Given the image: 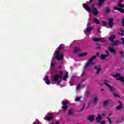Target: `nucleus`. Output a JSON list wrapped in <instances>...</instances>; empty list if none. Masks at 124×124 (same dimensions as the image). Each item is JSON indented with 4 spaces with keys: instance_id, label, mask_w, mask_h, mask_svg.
I'll list each match as a JSON object with an SVG mask.
<instances>
[{
    "instance_id": "52",
    "label": "nucleus",
    "mask_w": 124,
    "mask_h": 124,
    "mask_svg": "<svg viewBox=\"0 0 124 124\" xmlns=\"http://www.w3.org/2000/svg\"><path fill=\"white\" fill-rule=\"evenodd\" d=\"M96 56H97V57H98L99 58V53L96 52Z\"/></svg>"
},
{
    "instance_id": "1",
    "label": "nucleus",
    "mask_w": 124,
    "mask_h": 124,
    "mask_svg": "<svg viewBox=\"0 0 124 124\" xmlns=\"http://www.w3.org/2000/svg\"><path fill=\"white\" fill-rule=\"evenodd\" d=\"M96 59V56L93 55L89 58L88 62L85 64V68H88L90 65H94V63L93 62V60Z\"/></svg>"
},
{
    "instance_id": "51",
    "label": "nucleus",
    "mask_w": 124,
    "mask_h": 124,
    "mask_svg": "<svg viewBox=\"0 0 124 124\" xmlns=\"http://www.w3.org/2000/svg\"><path fill=\"white\" fill-rule=\"evenodd\" d=\"M124 0H119L118 3H122V2Z\"/></svg>"
},
{
    "instance_id": "20",
    "label": "nucleus",
    "mask_w": 124,
    "mask_h": 124,
    "mask_svg": "<svg viewBox=\"0 0 124 124\" xmlns=\"http://www.w3.org/2000/svg\"><path fill=\"white\" fill-rule=\"evenodd\" d=\"M100 56H101L100 59H101V60H102L103 61H104V60H106V58H107L108 57V55H104L103 54H101L100 55Z\"/></svg>"
},
{
    "instance_id": "58",
    "label": "nucleus",
    "mask_w": 124,
    "mask_h": 124,
    "mask_svg": "<svg viewBox=\"0 0 124 124\" xmlns=\"http://www.w3.org/2000/svg\"><path fill=\"white\" fill-rule=\"evenodd\" d=\"M98 32H101V31H100V28L98 29Z\"/></svg>"
},
{
    "instance_id": "56",
    "label": "nucleus",
    "mask_w": 124,
    "mask_h": 124,
    "mask_svg": "<svg viewBox=\"0 0 124 124\" xmlns=\"http://www.w3.org/2000/svg\"><path fill=\"white\" fill-rule=\"evenodd\" d=\"M47 115H48V116H53L52 115V113H50L49 112L47 113Z\"/></svg>"
},
{
    "instance_id": "7",
    "label": "nucleus",
    "mask_w": 124,
    "mask_h": 124,
    "mask_svg": "<svg viewBox=\"0 0 124 124\" xmlns=\"http://www.w3.org/2000/svg\"><path fill=\"white\" fill-rule=\"evenodd\" d=\"M118 103L119 104V105L117 106L116 108V110H121L123 107H124V106L123 105V103L121 102V101L118 100Z\"/></svg>"
},
{
    "instance_id": "40",
    "label": "nucleus",
    "mask_w": 124,
    "mask_h": 124,
    "mask_svg": "<svg viewBox=\"0 0 124 124\" xmlns=\"http://www.w3.org/2000/svg\"><path fill=\"white\" fill-rule=\"evenodd\" d=\"M62 44H61L58 47V50H62Z\"/></svg>"
},
{
    "instance_id": "39",
    "label": "nucleus",
    "mask_w": 124,
    "mask_h": 124,
    "mask_svg": "<svg viewBox=\"0 0 124 124\" xmlns=\"http://www.w3.org/2000/svg\"><path fill=\"white\" fill-rule=\"evenodd\" d=\"M85 107H86V105L85 104V103H84L83 105V108H81L80 109V111H83L84 110V109H85Z\"/></svg>"
},
{
    "instance_id": "23",
    "label": "nucleus",
    "mask_w": 124,
    "mask_h": 124,
    "mask_svg": "<svg viewBox=\"0 0 124 124\" xmlns=\"http://www.w3.org/2000/svg\"><path fill=\"white\" fill-rule=\"evenodd\" d=\"M93 21L95 24H96L97 25H99V24H100L99 20H98V19H97L96 18H93Z\"/></svg>"
},
{
    "instance_id": "15",
    "label": "nucleus",
    "mask_w": 124,
    "mask_h": 124,
    "mask_svg": "<svg viewBox=\"0 0 124 124\" xmlns=\"http://www.w3.org/2000/svg\"><path fill=\"white\" fill-rule=\"evenodd\" d=\"M45 80L47 85H50V80H49V77L48 76H46L45 77Z\"/></svg>"
},
{
    "instance_id": "61",
    "label": "nucleus",
    "mask_w": 124,
    "mask_h": 124,
    "mask_svg": "<svg viewBox=\"0 0 124 124\" xmlns=\"http://www.w3.org/2000/svg\"><path fill=\"white\" fill-rule=\"evenodd\" d=\"M102 116H105V114H104V113H102Z\"/></svg>"
},
{
    "instance_id": "25",
    "label": "nucleus",
    "mask_w": 124,
    "mask_h": 124,
    "mask_svg": "<svg viewBox=\"0 0 124 124\" xmlns=\"http://www.w3.org/2000/svg\"><path fill=\"white\" fill-rule=\"evenodd\" d=\"M98 101V98H97V96H95L94 98H93V103L95 104Z\"/></svg>"
},
{
    "instance_id": "22",
    "label": "nucleus",
    "mask_w": 124,
    "mask_h": 124,
    "mask_svg": "<svg viewBox=\"0 0 124 124\" xmlns=\"http://www.w3.org/2000/svg\"><path fill=\"white\" fill-rule=\"evenodd\" d=\"M80 51V47H78V46L75 47V49H74L75 53H79Z\"/></svg>"
},
{
    "instance_id": "33",
    "label": "nucleus",
    "mask_w": 124,
    "mask_h": 124,
    "mask_svg": "<svg viewBox=\"0 0 124 124\" xmlns=\"http://www.w3.org/2000/svg\"><path fill=\"white\" fill-rule=\"evenodd\" d=\"M121 76V74L119 73H116L114 76V77H115L116 78H117V77H120Z\"/></svg>"
},
{
    "instance_id": "10",
    "label": "nucleus",
    "mask_w": 124,
    "mask_h": 124,
    "mask_svg": "<svg viewBox=\"0 0 124 124\" xmlns=\"http://www.w3.org/2000/svg\"><path fill=\"white\" fill-rule=\"evenodd\" d=\"M87 119L88 121H89V122L93 123V121L94 120V116L89 115L88 117H87Z\"/></svg>"
},
{
    "instance_id": "48",
    "label": "nucleus",
    "mask_w": 124,
    "mask_h": 124,
    "mask_svg": "<svg viewBox=\"0 0 124 124\" xmlns=\"http://www.w3.org/2000/svg\"><path fill=\"white\" fill-rule=\"evenodd\" d=\"M61 82H62L61 81H58V83H57V85L60 86L61 85Z\"/></svg>"
},
{
    "instance_id": "12",
    "label": "nucleus",
    "mask_w": 124,
    "mask_h": 124,
    "mask_svg": "<svg viewBox=\"0 0 124 124\" xmlns=\"http://www.w3.org/2000/svg\"><path fill=\"white\" fill-rule=\"evenodd\" d=\"M101 120H102V116L100 114H98L95 118V121H97V123H99Z\"/></svg>"
},
{
    "instance_id": "54",
    "label": "nucleus",
    "mask_w": 124,
    "mask_h": 124,
    "mask_svg": "<svg viewBox=\"0 0 124 124\" xmlns=\"http://www.w3.org/2000/svg\"><path fill=\"white\" fill-rule=\"evenodd\" d=\"M118 34H119V35H121L122 36H124V33H118Z\"/></svg>"
},
{
    "instance_id": "17",
    "label": "nucleus",
    "mask_w": 124,
    "mask_h": 124,
    "mask_svg": "<svg viewBox=\"0 0 124 124\" xmlns=\"http://www.w3.org/2000/svg\"><path fill=\"white\" fill-rule=\"evenodd\" d=\"M110 100H105L103 103V107H107V106L109 104V101Z\"/></svg>"
},
{
    "instance_id": "6",
    "label": "nucleus",
    "mask_w": 124,
    "mask_h": 124,
    "mask_svg": "<svg viewBox=\"0 0 124 124\" xmlns=\"http://www.w3.org/2000/svg\"><path fill=\"white\" fill-rule=\"evenodd\" d=\"M94 69H95V70L96 71V75H98V74H99V72L101 71V68L100 67V65L95 66Z\"/></svg>"
},
{
    "instance_id": "26",
    "label": "nucleus",
    "mask_w": 124,
    "mask_h": 124,
    "mask_svg": "<svg viewBox=\"0 0 124 124\" xmlns=\"http://www.w3.org/2000/svg\"><path fill=\"white\" fill-rule=\"evenodd\" d=\"M74 112V110H73V109L71 108V109H70L69 110V112L68 113V114L69 115V116H71V115H73V113Z\"/></svg>"
},
{
    "instance_id": "47",
    "label": "nucleus",
    "mask_w": 124,
    "mask_h": 124,
    "mask_svg": "<svg viewBox=\"0 0 124 124\" xmlns=\"http://www.w3.org/2000/svg\"><path fill=\"white\" fill-rule=\"evenodd\" d=\"M91 93V92L90 91H87L86 93V94H87V95H89V94H90Z\"/></svg>"
},
{
    "instance_id": "3",
    "label": "nucleus",
    "mask_w": 124,
    "mask_h": 124,
    "mask_svg": "<svg viewBox=\"0 0 124 124\" xmlns=\"http://www.w3.org/2000/svg\"><path fill=\"white\" fill-rule=\"evenodd\" d=\"M55 59L57 61H62L63 60V54L62 53L61 54L60 51H56Z\"/></svg>"
},
{
    "instance_id": "11",
    "label": "nucleus",
    "mask_w": 124,
    "mask_h": 124,
    "mask_svg": "<svg viewBox=\"0 0 124 124\" xmlns=\"http://www.w3.org/2000/svg\"><path fill=\"white\" fill-rule=\"evenodd\" d=\"M92 12L94 16H97L98 15V11L96 8H94Z\"/></svg>"
},
{
    "instance_id": "44",
    "label": "nucleus",
    "mask_w": 124,
    "mask_h": 124,
    "mask_svg": "<svg viewBox=\"0 0 124 124\" xmlns=\"http://www.w3.org/2000/svg\"><path fill=\"white\" fill-rule=\"evenodd\" d=\"M113 96H114V97H117V96L119 97V95H118V94L116 93H113Z\"/></svg>"
},
{
    "instance_id": "28",
    "label": "nucleus",
    "mask_w": 124,
    "mask_h": 124,
    "mask_svg": "<svg viewBox=\"0 0 124 124\" xmlns=\"http://www.w3.org/2000/svg\"><path fill=\"white\" fill-rule=\"evenodd\" d=\"M87 52L80 53L79 57H85V56H87Z\"/></svg>"
},
{
    "instance_id": "37",
    "label": "nucleus",
    "mask_w": 124,
    "mask_h": 124,
    "mask_svg": "<svg viewBox=\"0 0 124 124\" xmlns=\"http://www.w3.org/2000/svg\"><path fill=\"white\" fill-rule=\"evenodd\" d=\"M105 11H106V13H109V12H110V8H106L105 10Z\"/></svg>"
},
{
    "instance_id": "8",
    "label": "nucleus",
    "mask_w": 124,
    "mask_h": 124,
    "mask_svg": "<svg viewBox=\"0 0 124 124\" xmlns=\"http://www.w3.org/2000/svg\"><path fill=\"white\" fill-rule=\"evenodd\" d=\"M121 45V42L119 40L113 41L111 44L112 46H118Z\"/></svg>"
},
{
    "instance_id": "19",
    "label": "nucleus",
    "mask_w": 124,
    "mask_h": 124,
    "mask_svg": "<svg viewBox=\"0 0 124 124\" xmlns=\"http://www.w3.org/2000/svg\"><path fill=\"white\" fill-rule=\"evenodd\" d=\"M115 38H116V35H112L111 36H110V37L108 38V40H109V41H111V42H113Z\"/></svg>"
},
{
    "instance_id": "24",
    "label": "nucleus",
    "mask_w": 124,
    "mask_h": 124,
    "mask_svg": "<svg viewBox=\"0 0 124 124\" xmlns=\"http://www.w3.org/2000/svg\"><path fill=\"white\" fill-rule=\"evenodd\" d=\"M59 79V78L58 75H55L54 76V81L55 82H58Z\"/></svg>"
},
{
    "instance_id": "53",
    "label": "nucleus",
    "mask_w": 124,
    "mask_h": 124,
    "mask_svg": "<svg viewBox=\"0 0 124 124\" xmlns=\"http://www.w3.org/2000/svg\"><path fill=\"white\" fill-rule=\"evenodd\" d=\"M121 40H122L123 44L124 45V38H121Z\"/></svg>"
},
{
    "instance_id": "35",
    "label": "nucleus",
    "mask_w": 124,
    "mask_h": 124,
    "mask_svg": "<svg viewBox=\"0 0 124 124\" xmlns=\"http://www.w3.org/2000/svg\"><path fill=\"white\" fill-rule=\"evenodd\" d=\"M81 100V98L79 97H77L75 99V101H80Z\"/></svg>"
},
{
    "instance_id": "2",
    "label": "nucleus",
    "mask_w": 124,
    "mask_h": 124,
    "mask_svg": "<svg viewBox=\"0 0 124 124\" xmlns=\"http://www.w3.org/2000/svg\"><path fill=\"white\" fill-rule=\"evenodd\" d=\"M104 85H105V86H106V87H107L108 88L110 92L111 93H113V92H114L115 91V88H114V87L110 85L109 84V81L106 80H104Z\"/></svg>"
},
{
    "instance_id": "30",
    "label": "nucleus",
    "mask_w": 124,
    "mask_h": 124,
    "mask_svg": "<svg viewBox=\"0 0 124 124\" xmlns=\"http://www.w3.org/2000/svg\"><path fill=\"white\" fill-rule=\"evenodd\" d=\"M93 41H94L95 42H98L100 41V39L98 38H93Z\"/></svg>"
},
{
    "instance_id": "21",
    "label": "nucleus",
    "mask_w": 124,
    "mask_h": 124,
    "mask_svg": "<svg viewBox=\"0 0 124 124\" xmlns=\"http://www.w3.org/2000/svg\"><path fill=\"white\" fill-rule=\"evenodd\" d=\"M68 78V72H66L65 73L64 76L63 77V80L66 81V80H67Z\"/></svg>"
},
{
    "instance_id": "18",
    "label": "nucleus",
    "mask_w": 124,
    "mask_h": 124,
    "mask_svg": "<svg viewBox=\"0 0 124 124\" xmlns=\"http://www.w3.org/2000/svg\"><path fill=\"white\" fill-rule=\"evenodd\" d=\"M108 51H109L110 53H116V50L115 49V48H113L111 46H108Z\"/></svg>"
},
{
    "instance_id": "46",
    "label": "nucleus",
    "mask_w": 124,
    "mask_h": 124,
    "mask_svg": "<svg viewBox=\"0 0 124 124\" xmlns=\"http://www.w3.org/2000/svg\"><path fill=\"white\" fill-rule=\"evenodd\" d=\"M101 124H106V122L104 120L101 123Z\"/></svg>"
},
{
    "instance_id": "43",
    "label": "nucleus",
    "mask_w": 124,
    "mask_h": 124,
    "mask_svg": "<svg viewBox=\"0 0 124 124\" xmlns=\"http://www.w3.org/2000/svg\"><path fill=\"white\" fill-rule=\"evenodd\" d=\"M55 65L54 63H51V67H55Z\"/></svg>"
},
{
    "instance_id": "27",
    "label": "nucleus",
    "mask_w": 124,
    "mask_h": 124,
    "mask_svg": "<svg viewBox=\"0 0 124 124\" xmlns=\"http://www.w3.org/2000/svg\"><path fill=\"white\" fill-rule=\"evenodd\" d=\"M117 5L119 8H124V4L122 3H118Z\"/></svg>"
},
{
    "instance_id": "14",
    "label": "nucleus",
    "mask_w": 124,
    "mask_h": 124,
    "mask_svg": "<svg viewBox=\"0 0 124 124\" xmlns=\"http://www.w3.org/2000/svg\"><path fill=\"white\" fill-rule=\"evenodd\" d=\"M53 118H54L53 116H46L44 118V120H45L46 121H50L53 120Z\"/></svg>"
},
{
    "instance_id": "59",
    "label": "nucleus",
    "mask_w": 124,
    "mask_h": 124,
    "mask_svg": "<svg viewBox=\"0 0 124 124\" xmlns=\"http://www.w3.org/2000/svg\"><path fill=\"white\" fill-rule=\"evenodd\" d=\"M85 74V73L84 72H83L82 75H81V76H83V75H84Z\"/></svg>"
},
{
    "instance_id": "63",
    "label": "nucleus",
    "mask_w": 124,
    "mask_h": 124,
    "mask_svg": "<svg viewBox=\"0 0 124 124\" xmlns=\"http://www.w3.org/2000/svg\"><path fill=\"white\" fill-rule=\"evenodd\" d=\"M101 91H104V89H102Z\"/></svg>"
},
{
    "instance_id": "29",
    "label": "nucleus",
    "mask_w": 124,
    "mask_h": 124,
    "mask_svg": "<svg viewBox=\"0 0 124 124\" xmlns=\"http://www.w3.org/2000/svg\"><path fill=\"white\" fill-rule=\"evenodd\" d=\"M60 74L58 75L59 78H62V74H63V72L62 71H60L59 72Z\"/></svg>"
},
{
    "instance_id": "60",
    "label": "nucleus",
    "mask_w": 124,
    "mask_h": 124,
    "mask_svg": "<svg viewBox=\"0 0 124 124\" xmlns=\"http://www.w3.org/2000/svg\"><path fill=\"white\" fill-rule=\"evenodd\" d=\"M109 117H111V116H112V113H110V114H109Z\"/></svg>"
},
{
    "instance_id": "57",
    "label": "nucleus",
    "mask_w": 124,
    "mask_h": 124,
    "mask_svg": "<svg viewBox=\"0 0 124 124\" xmlns=\"http://www.w3.org/2000/svg\"><path fill=\"white\" fill-rule=\"evenodd\" d=\"M120 31H122L123 32H124V30L123 29H120Z\"/></svg>"
},
{
    "instance_id": "36",
    "label": "nucleus",
    "mask_w": 124,
    "mask_h": 124,
    "mask_svg": "<svg viewBox=\"0 0 124 124\" xmlns=\"http://www.w3.org/2000/svg\"><path fill=\"white\" fill-rule=\"evenodd\" d=\"M119 54H120L121 55H122L120 57L122 58V57H124V51H119Z\"/></svg>"
},
{
    "instance_id": "45",
    "label": "nucleus",
    "mask_w": 124,
    "mask_h": 124,
    "mask_svg": "<svg viewBox=\"0 0 124 124\" xmlns=\"http://www.w3.org/2000/svg\"><path fill=\"white\" fill-rule=\"evenodd\" d=\"M81 88V85H80V84H79L78 86L77 87V89H79Z\"/></svg>"
},
{
    "instance_id": "62",
    "label": "nucleus",
    "mask_w": 124,
    "mask_h": 124,
    "mask_svg": "<svg viewBox=\"0 0 124 124\" xmlns=\"http://www.w3.org/2000/svg\"><path fill=\"white\" fill-rule=\"evenodd\" d=\"M59 68H61L62 67V66H59Z\"/></svg>"
},
{
    "instance_id": "50",
    "label": "nucleus",
    "mask_w": 124,
    "mask_h": 124,
    "mask_svg": "<svg viewBox=\"0 0 124 124\" xmlns=\"http://www.w3.org/2000/svg\"><path fill=\"white\" fill-rule=\"evenodd\" d=\"M96 49H97L98 50H101V47H100V46H98L96 47Z\"/></svg>"
},
{
    "instance_id": "41",
    "label": "nucleus",
    "mask_w": 124,
    "mask_h": 124,
    "mask_svg": "<svg viewBox=\"0 0 124 124\" xmlns=\"http://www.w3.org/2000/svg\"><path fill=\"white\" fill-rule=\"evenodd\" d=\"M100 41H101V42H106V40H104L103 38H100Z\"/></svg>"
},
{
    "instance_id": "16",
    "label": "nucleus",
    "mask_w": 124,
    "mask_h": 124,
    "mask_svg": "<svg viewBox=\"0 0 124 124\" xmlns=\"http://www.w3.org/2000/svg\"><path fill=\"white\" fill-rule=\"evenodd\" d=\"M93 27H90L89 26L86 31H85V32H91V31H93Z\"/></svg>"
},
{
    "instance_id": "38",
    "label": "nucleus",
    "mask_w": 124,
    "mask_h": 124,
    "mask_svg": "<svg viewBox=\"0 0 124 124\" xmlns=\"http://www.w3.org/2000/svg\"><path fill=\"white\" fill-rule=\"evenodd\" d=\"M107 119L108 121L109 124H112V120H111V119H110V118H109V117H107Z\"/></svg>"
},
{
    "instance_id": "34",
    "label": "nucleus",
    "mask_w": 124,
    "mask_h": 124,
    "mask_svg": "<svg viewBox=\"0 0 124 124\" xmlns=\"http://www.w3.org/2000/svg\"><path fill=\"white\" fill-rule=\"evenodd\" d=\"M68 108V106H64L62 107V109L64 110V111H65L66 110V108Z\"/></svg>"
},
{
    "instance_id": "49",
    "label": "nucleus",
    "mask_w": 124,
    "mask_h": 124,
    "mask_svg": "<svg viewBox=\"0 0 124 124\" xmlns=\"http://www.w3.org/2000/svg\"><path fill=\"white\" fill-rule=\"evenodd\" d=\"M122 25L124 28V18L122 19Z\"/></svg>"
},
{
    "instance_id": "64",
    "label": "nucleus",
    "mask_w": 124,
    "mask_h": 124,
    "mask_svg": "<svg viewBox=\"0 0 124 124\" xmlns=\"http://www.w3.org/2000/svg\"><path fill=\"white\" fill-rule=\"evenodd\" d=\"M122 119H124V116H122Z\"/></svg>"
},
{
    "instance_id": "31",
    "label": "nucleus",
    "mask_w": 124,
    "mask_h": 124,
    "mask_svg": "<svg viewBox=\"0 0 124 124\" xmlns=\"http://www.w3.org/2000/svg\"><path fill=\"white\" fill-rule=\"evenodd\" d=\"M68 104V102L67 101H64L62 102V105H67Z\"/></svg>"
},
{
    "instance_id": "55",
    "label": "nucleus",
    "mask_w": 124,
    "mask_h": 124,
    "mask_svg": "<svg viewBox=\"0 0 124 124\" xmlns=\"http://www.w3.org/2000/svg\"><path fill=\"white\" fill-rule=\"evenodd\" d=\"M92 7L93 8H93H94V3H93V4H92Z\"/></svg>"
},
{
    "instance_id": "42",
    "label": "nucleus",
    "mask_w": 124,
    "mask_h": 124,
    "mask_svg": "<svg viewBox=\"0 0 124 124\" xmlns=\"http://www.w3.org/2000/svg\"><path fill=\"white\" fill-rule=\"evenodd\" d=\"M106 53L107 54V55H106V56H108V57L109 56V52L108 51V50H106Z\"/></svg>"
},
{
    "instance_id": "13",
    "label": "nucleus",
    "mask_w": 124,
    "mask_h": 124,
    "mask_svg": "<svg viewBox=\"0 0 124 124\" xmlns=\"http://www.w3.org/2000/svg\"><path fill=\"white\" fill-rule=\"evenodd\" d=\"M104 2H105V0H98L97 5L101 7Z\"/></svg>"
},
{
    "instance_id": "5",
    "label": "nucleus",
    "mask_w": 124,
    "mask_h": 124,
    "mask_svg": "<svg viewBox=\"0 0 124 124\" xmlns=\"http://www.w3.org/2000/svg\"><path fill=\"white\" fill-rule=\"evenodd\" d=\"M82 5L83 8L85 9V10H87L88 12H90V11H92V9H91L90 7H89V5H88L87 4L83 3Z\"/></svg>"
},
{
    "instance_id": "32",
    "label": "nucleus",
    "mask_w": 124,
    "mask_h": 124,
    "mask_svg": "<svg viewBox=\"0 0 124 124\" xmlns=\"http://www.w3.org/2000/svg\"><path fill=\"white\" fill-rule=\"evenodd\" d=\"M102 24L103 26H107L108 25V23H107V21H103Z\"/></svg>"
},
{
    "instance_id": "4",
    "label": "nucleus",
    "mask_w": 124,
    "mask_h": 124,
    "mask_svg": "<svg viewBox=\"0 0 124 124\" xmlns=\"http://www.w3.org/2000/svg\"><path fill=\"white\" fill-rule=\"evenodd\" d=\"M113 21L114 19L112 17H110L108 19V26L110 28H112L113 25H114Z\"/></svg>"
},
{
    "instance_id": "9",
    "label": "nucleus",
    "mask_w": 124,
    "mask_h": 124,
    "mask_svg": "<svg viewBox=\"0 0 124 124\" xmlns=\"http://www.w3.org/2000/svg\"><path fill=\"white\" fill-rule=\"evenodd\" d=\"M114 10H117L120 11L121 13H124V9L123 8H119L118 7L115 6L113 8Z\"/></svg>"
}]
</instances>
